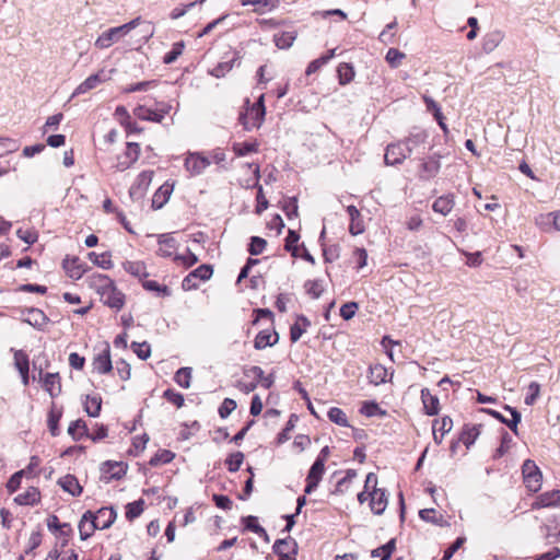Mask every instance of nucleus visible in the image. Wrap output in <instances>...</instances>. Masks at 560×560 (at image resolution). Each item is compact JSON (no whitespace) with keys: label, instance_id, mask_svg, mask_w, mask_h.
I'll return each mask as SVG.
<instances>
[{"label":"nucleus","instance_id":"nucleus-11","mask_svg":"<svg viewBox=\"0 0 560 560\" xmlns=\"http://www.w3.org/2000/svg\"><path fill=\"white\" fill-rule=\"evenodd\" d=\"M560 506V490H551L536 497L532 503L533 510Z\"/></svg>","mask_w":560,"mask_h":560},{"label":"nucleus","instance_id":"nucleus-16","mask_svg":"<svg viewBox=\"0 0 560 560\" xmlns=\"http://www.w3.org/2000/svg\"><path fill=\"white\" fill-rule=\"evenodd\" d=\"M95 529H98L96 522H94V514L90 511L85 512L79 523V534L82 540H86L93 535Z\"/></svg>","mask_w":560,"mask_h":560},{"label":"nucleus","instance_id":"nucleus-53","mask_svg":"<svg viewBox=\"0 0 560 560\" xmlns=\"http://www.w3.org/2000/svg\"><path fill=\"white\" fill-rule=\"evenodd\" d=\"M267 246L266 240L259 237V236H253L250 238V243L248 246V252L250 255L256 256L261 254Z\"/></svg>","mask_w":560,"mask_h":560},{"label":"nucleus","instance_id":"nucleus-13","mask_svg":"<svg viewBox=\"0 0 560 560\" xmlns=\"http://www.w3.org/2000/svg\"><path fill=\"white\" fill-rule=\"evenodd\" d=\"M101 301L112 308L120 310L125 304V295L113 284L101 295Z\"/></svg>","mask_w":560,"mask_h":560},{"label":"nucleus","instance_id":"nucleus-18","mask_svg":"<svg viewBox=\"0 0 560 560\" xmlns=\"http://www.w3.org/2000/svg\"><path fill=\"white\" fill-rule=\"evenodd\" d=\"M93 368L100 374H106L112 371V360L109 347L106 346L93 360Z\"/></svg>","mask_w":560,"mask_h":560},{"label":"nucleus","instance_id":"nucleus-44","mask_svg":"<svg viewBox=\"0 0 560 560\" xmlns=\"http://www.w3.org/2000/svg\"><path fill=\"white\" fill-rule=\"evenodd\" d=\"M14 365L20 372V374H26L30 370L28 355L22 351L18 350L14 352Z\"/></svg>","mask_w":560,"mask_h":560},{"label":"nucleus","instance_id":"nucleus-8","mask_svg":"<svg viewBox=\"0 0 560 560\" xmlns=\"http://www.w3.org/2000/svg\"><path fill=\"white\" fill-rule=\"evenodd\" d=\"M210 163V160L200 153H189L185 160V168L190 175L196 176L201 174Z\"/></svg>","mask_w":560,"mask_h":560},{"label":"nucleus","instance_id":"nucleus-36","mask_svg":"<svg viewBox=\"0 0 560 560\" xmlns=\"http://www.w3.org/2000/svg\"><path fill=\"white\" fill-rule=\"evenodd\" d=\"M480 434V425H469L466 424L460 433L459 441L466 445V447H469L475 443L477 438Z\"/></svg>","mask_w":560,"mask_h":560},{"label":"nucleus","instance_id":"nucleus-32","mask_svg":"<svg viewBox=\"0 0 560 560\" xmlns=\"http://www.w3.org/2000/svg\"><path fill=\"white\" fill-rule=\"evenodd\" d=\"M254 175H255V184L254 186L257 187V206H256V213L257 214H260L262 211H265L267 208H268V200L266 199L265 195H264V190H262V187L261 185H259L258 180H259V177H260V171H259V166L258 165H255L254 167Z\"/></svg>","mask_w":560,"mask_h":560},{"label":"nucleus","instance_id":"nucleus-63","mask_svg":"<svg viewBox=\"0 0 560 560\" xmlns=\"http://www.w3.org/2000/svg\"><path fill=\"white\" fill-rule=\"evenodd\" d=\"M173 458H174V454L171 451L164 450V451L155 454L151 458L150 464L152 466H156L159 464H167V463L172 462Z\"/></svg>","mask_w":560,"mask_h":560},{"label":"nucleus","instance_id":"nucleus-47","mask_svg":"<svg viewBox=\"0 0 560 560\" xmlns=\"http://www.w3.org/2000/svg\"><path fill=\"white\" fill-rule=\"evenodd\" d=\"M453 428V420L450 417H443L441 419H435L432 424V430L435 432H440L442 436L448 433Z\"/></svg>","mask_w":560,"mask_h":560},{"label":"nucleus","instance_id":"nucleus-60","mask_svg":"<svg viewBox=\"0 0 560 560\" xmlns=\"http://www.w3.org/2000/svg\"><path fill=\"white\" fill-rule=\"evenodd\" d=\"M18 149V141L10 138H0V156L7 153L15 152Z\"/></svg>","mask_w":560,"mask_h":560},{"label":"nucleus","instance_id":"nucleus-31","mask_svg":"<svg viewBox=\"0 0 560 560\" xmlns=\"http://www.w3.org/2000/svg\"><path fill=\"white\" fill-rule=\"evenodd\" d=\"M278 341V334L271 332L269 330H261L258 332L254 340V347L257 350L265 349L267 347H271Z\"/></svg>","mask_w":560,"mask_h":560},{"label":"nucleus","instance_id":"nucleus-43","mask_svg":"<svg viewBox=\"0 0 560 560\" xmlns=\"http://www.w3.org/2000/svg\"><path fill=\"white\" fill-rule=\"evenodd\" d=\"M295 37L296 36L294 32H283L281 34H276L273 40L277 47L285 49L291 47V45L295 40Z\"/></svg>","mask_w":560,"mask_h":560},{"label":"nucleus","instance_id":"nucleus-40","mask_svg":"<svg viewBox=\"0 0 560 560\" xmlns=\"http://www.w3.org/2000/svg\"><path fill=\"white\" fill-rule=\"evenodd\" d=\"M89 259L95 264L96 266L101 267L102 269H110L113 267V262L110 260V255L108 253H103L101 255L91 252L88 254Z\"/></svg>","mask_w":560,"mask_h":560},{"label":"nucleus","instance_id":"nucleus-64","mask_svg":"<svg viewBox=\"0 0 560 560\" xmlns=\"http://www.w3.org/2000/svg\"><path fill=\"white\" fill-rule=\"evenodd\" d=\"M174 260L180 262L185 267H190L198 261V257L189 249H187V252L183 255H175Z\"/></svg>","mask_w":560,"mask_h":560},{"label":"nucleus","instance_id":"nucleus-48","mask_svg":"<svg viewBox=\"0 0 560 560\" xmlns=\"http://www.w3.org/2000/svg\"><path fill=\"white\" fill-rule=\"evenodd\" d=\"M300 236L296 232L290 230L288 236L285 237L284 248L292 254L293 257L299 256V246L298 242Z\"/></svg>","mask_w":560,"mask_h":560},{"label":"nucleus","instance_id":"nucleus-58","mask_svg":"<svg viewBox=\"0 0 560 560\" xmlns=\"http://www.w3.org/2000/svg\"><path fill=\"white\" fill-rule=\"evenodd\" d=\"M234 67V60L220 62L218 66H215L212 70H210V74L215 78H222L231 71Z\"/></svg>","mask_w":560,"mask_h":560},{"label":"nucleus","instance_id":"nucleus-56","mask_svg":"<svg viewBox=\"0 0 560 560\" xmlns=\"http://www.w3.org/2000/svg\"><path fill=\"white\" fill-rule=\"evenodd\" d=\"M243 459L244 455L241 452L231 454L225 460L228 469L232 472L237 471L243 463Z\"/></svg>","mask_w":560,"mask_h":560},{"label":"nucleus","instance_id":"nucleus-34","mask_svg":"<svg viewBox=\"0 0 560 560\" xmlns=\"http://www.w3.org/2000/svg\"><path fill=\"white\" fill-rule=\"evenodd\" d=\"M124 269L131 276L139 278L140 280L149 276L147 266L143 261H131L127 260L122 264Z\"/></svg>","mask_w":560,"mask_h":560},{"label":"nucleus","instance_id":"nucleus-59","mask_svg":"<svg viewBox=\"0 0 560 560\" xmlns=\"http://www.w3.org/2000/svg\"><path fill=\"white\" fill-rule=\"evenodd\" d=\"M131 348L141 360L148 359L151 354V348L148 342H132Z\"/></svg>","mask_w":560,"mask_h":560},{"label":"nucleus","instance_id":"nucleus-7","mask_svg":"<svg viewBox=\"0 0 560 560\" xmlns=\"http://www.w3.org/2000/svg\"><path fill=\"white\" fill-rule=\"evenodd\" d=\"M140 155V145L136 142H128L126 151L122 155L117 156L116 168L118 171H125L129 168Z\"/></svg>","mask_w":560,"mask_h":560},{"label":"nucleus","instance_id":"nucleus-49","mask_svg":"<svg viewBox=\"0 0 560 560\" xmlns=\"http://www.w3.org/2000/svg\"><path fill=\"white\" fill-rule=\"evenodd\" d=\"M175 382L183 388H188L190 386L191 380V369L190 368H180L174 376Z\"/></svg>","mask_w":560,"mask_h":560},{"label":"nucleus","instance_id":"nucleus-41","mask_svg":"<svg viewBox=\"0 0 560 560\" xmlns=\"http://www.w3.org/2000/svg\"><path fill=\"white\" fill-rule=\"evenodd\" d=\"M357 477V471L348 469L346 475L337 482L335 493H345L349 490L351 482Z\"/></svg>","mask_w":560,"mask_h":560},{"label":"nucleus","instance_id":"nucleus-33","mask_svg":"<svg viewBox=\"0 0 560 560\" xmlns=\"http://www.w3.org/2000/svg\"><path fill=\"white\" fill-rule=\"evenodd\" d=\"M40 499V493L37 488L31 487L25 492L20 493L14 498L19 505H34Z\"/></svg>","mask_w":560,"mask_h":560},{"label":"nucleus","instance_id":"nucleus-25","mask_svg":"<svg viewBox=\"0 0 560 560\" xmlns=\"http://www.w3.org/2000/svg\"><path fill=\"white\" fill-rule=\"evenodd\" d=\"M420 167V177L430 179L439 173L441 165L438 159L431 156L428 160H422Z\"/></svg>","mask_w":560,"mask_h":560},{"label":"nucleus","instance_id":"nucleus-4","mask_svg":"<svg viewBox=\"0 0 560 560\" xmlns=\"http://www.w3.org/2000/svg\"><path fill=\"white\" fill-rule=\"evenodd\" d=\"M409 156L410 150L404 144L402 141H397L386 147L384 161L387 165H398Z\"/></svg>","mask_w":560,"mask_h":560},{"label":"nucleus","instance_id":"nucleus-24","mask_svg":"<svg viewBox=\"0 0 560 560\" xmlns=\"http://www.w3.org/2000/svg\"><path fill=\"white\" fill-rule=\"evenodd\" d=\"M454 205V196L452 194H448L435 199V201L432 205V209L434 212L446 217L453 210Z\"/></svg>","mask_w":560,"mask_h":560},{"label":"nucleus","instance_id":"nucleus-10","mask_svg":"<svg viewBox=\"0 0 560 560\" xmlns=\"http://www.w3.org/2000/svg\"><path fill=\"white\" fill-rule=\"evenodd\" d=\"M324 472L325 464H323L322 460H315L306 477L305 493L310 494L317 488Z\"/></svg>","mask_w":560,"mask_h":560},{"label":"nucleus","instance_id":"nucleus-12","mask_svg":"<svg viewBox=\"0 0 560 560\" xmlns=\"http://www.w3.org/2000/svg\"><path fill=\"white\" fill-rule=\"evenodd\" d=\"M109 77L105 73L104 70L90 75L86 78L73 92L72 96L84 94L93 89H95L102 82L108 80Z\"/></svg>","mask_w":560,"mask_h":560},{"label":"nucleus","instance_id":"nucleus-23","mask_svg":"<svg viewBox=\"0 0 560 560\" xmlns=\"http://www.w3.org/2000/svg\"><path fill=\"white\" fill-rule=\"evenodd\" d=\"M116 518V512L112 508H102L94 514V522H96L98 529L108 528Z\"/></svg>","mask_w":560,"mask_h":560},{"label":"nucleus","instance_id":"nucleus-62","mask_svg":"<svg viewBox=\"0 0 560 560\" xmlns=\"http://www.w3.org/2000/svg\"><path fill=\"white\" fill-rule=\"evenodd\" d=\"M306 292L313 298L318 299L323 293V285L318 280H310L305 283Z\"/></svg>","mask_w":560,"mask_h":560},{"label":"nucleus","instance_id":"nucleus-54","mask_svg":"<svg viewBox=\"0 0 560 560\" xmlns=\"http://www.w3.org/2000/svg\"><path fill=\"white\" fill-rule=\"evenodd\" d=\"M535 223L536 225L545 231V232H550L553 230V225H552V213L549 212V213H542V214H539L536 219H535Z\"/></svg>","mask_w":560,"mask_h":560},{"label":"nucleus","instance_id":"nucleus-42","mask_svg":"<svg viewBox=\"0 0 560 560\" xmlns=\"http://www.w3.org/2000/svg\"><path fill=\"white\" fill-rule=\"evenodd\" d=\"M142 287L148 291L156 293L158 295H162V296L171 295V290L168 289V287L160 284L159 282H156L154 280H143Z\"/></svg>","mask_w":560,"mask_h":560},{"label":"nucleus","instance_id":"nucleus-17","mask_svg":"<svg viewBox=\"0 0 560 560\" xmlns=\"http://www.w3.org/2000/svg\"><path fill=\"white\" fill-rule=\"evenodd\" d=\"M63 269L71 279H80L85 273L86 268L84 264L78 258H66L63 260Z\"/></svg>","mask_w":560,"mask_h":560},{"label":"nucleus","instance_id":"nucleus-55","mask_svg":"<svg viewBox=\"0 0 560 560\" xmlns=\"http://www.w3.org/2000/svg\"><path fill=\"white\" fill-rule=\"evenodd\" d=\"M361 413L366 417H374L377 415L384 416L385 411L380 408V406L374 401H365L361 407Z\"/></svg>","mask_w":560,"mask_h":560},{"label":"nucleus","instance_id":"nucleus-61","mask_svg":"<svg viewBox=\"0 0 560 560\" xmlns=\"http://www.w3.org/2000/svg\"><path fill=\"white\" fill-rule=\"evenodd\" d=\"M419 516L421 520L432 524H440L443 518L442 515H436L434 509H423L419 512Z\"/></svg>","mask_w":560,"mask_h":560},{"label":"nucleus","instance_id":"nucleus-20","mask_svg":"<svg viewBox=\"0 0 560 560\" xmlns=\"http://www.w3.org/2000/svg\"><path fill=\"white\" fill-rule=\"evenodd\" d=\"M174 189V184L168 182L164 183L159 187L152 197V207L154 209H161L170 199Z\"/></svg>","mask_w":560,"mask_h":560},{"label":"nucleus","instance_id":"nucleus-14","mask_svg":"<svg viewBox=\"0 0 560 560\" xmlns=\"http://www.w3.org/2000/svg\"><path fill=\"white\" fill-rule=\"evenodd\" d=\"M392 377H393V373L388 374L387 369L380 363L373 364L369 368L368 378H369L370 383L375 386L390 381Z\"/></svg>","mask_w":560,"mask_h":560},{"label":"nucleus","instance_id":"nucleus-5","mask_svg":"<svg viewBox=\"0 0 560 560\" xmlns=\"http://www.w3.org/2000/svg\"><path fill=\"white\" fill-rule=\"evenodd\" d=\"M265 115L266 109L250 105L247 107L246 112L241 115L240 120L246 130H253L262 125Z\"/></svg>","mask_w":560,"mask_h":560},{"label":"nucleus","instance_id":"nucleus-45","mask_svg":"<svg viewBox=\"0 0 560 560\" xmlns=\"http://www.w3.org/2000/svg\"><path fill=\"white\" fill-rule=\"evenodd\" d=\"M233 151L237 156H245L258 151L257 142H237L233 144Z\"/></svg>","mask_w":560,"mask_h":560},{"label":"nucleus","instance_id":"nucleus-52","mask_svg":"<svg viewBox=\"0 0 560 560\" xmlns=\"http://www.w3.org/2000/svg\"><path fill=\"white\" fill-rule=\"evenodd\" d=\"M212 273H213L212 266L201 265L191 271V278H196V280H199V281H206L211 278Z\"/></svg>","mask_w":560,"mask_h":560},{"label":"nucleus","instance_id":"nucleus-30","mask_svg":"<svg viewBox=\"0 0 560 560\" xmlns=\"http://www.w3.org/2000/svg\"><path fill=\"white\" fill-rule=\"evenodd\" d=\"M58 485L62 488L63 491L70 493L73 497L80 495L82 493V487L80 486L78 479L72 475H66L58 480Z\"/></svg>","mask_w":560,"mask_h":560},{"label":"nucleus","instance_id":"nucleus-46","mask_svg":"<svg viewBox=\"0 0 560 560\" xmlns=\"http://www.w3.org/2000/svg\"><path fill=\"white\" fill-rule=\"evenodd\" d=\"M328 418L340 427H349L347 415L340 408L331 407L328 411Z\"/></svg>","mask_w":560,"mask_h":560},{"label":"nucleus","instance_id":"nucleus-50","mask_svg":"<svg viewBox=\"0 0 560 560\" xmlns=\"http://www.w3.org/2000/svg\"><path fill=\"white\" fill-rule=\"evenodd\" d=\"M405 57L406 55L397 48H389L385 59L392 68H398Z\"/></svg>","mask_w":560,"mask_h":560},{"label":"nucleus","instance_id":"nucleus-39","mask_svg":"<svg viewBox=\"0 0 560 560\" xmlns=\"http://www.w3.org/2000/svg\"><path fill=\"white\" fill-rule=\"evenodd\" d=\"M68 433L77 441L82 439L88 434L86 423L81 419L71 422L68 428Z\"/></svg>","mask_w":560,"mask_h":560},{"label":"nucleus","instance_id":"nucleus-6","mask_svg":"<svg viewBox=\"0 0 560 560\" xmlns=\"http://www.w3.org/2000/svg\"><path fill=\"white\" fill-rule=\"evenodd\" d=\"M153 175V171H143L138 175L136 182L132 184L129 190L130 197L132 199H140L145 195L152 183Z\"/></svg>","mask_w":560,"mask_h":560},{"label":"nucleus","instance_id":"nucleus-35","mask_svg":"<svg viewBox=\"0 0 560 560\" xmlns=\"http://www.w3.org/2000/svg\"><path fill=\"white\" fill-rule=\"evenodd\" d=\"M310 320L301 315L298 317L296 322L291 326L290 329V339L292 342H296L302 335L306 331L307 327H310Z\"/></svg>","mask_w":560,"mask_h":560},{"label":"nucleus","instance_id":"nucleus-26","mask_svg":"<svg viewBox=\"0 0 560 560\" xmlns=\"http://www.w3.org/2000/svg\"><path fill=\"white\" fill-rule=\"evenodd\" d=\"M24 322L35 328L42 329L48 323V317L43 311L31 308L25 313Z\"/></svg>","mask_w":560,"mask_h":560},{"label":"nucleus","instance_id":"nucleus-51","mask_svg":"<svg viewBox=\"0 0 560 560\" xmlns=\"http://www.w3.org/2000/svg\"><path fill=\"white\" fill-rule=\"evenodd\" d=\"M184 42H177L173 45L172 49L165 54L163 62L166 65L173 63L184 51Z\"/></svg>","mask_w":560,"mask_h":560},{"label":"nucleus","instance_id":"nucleus-19","mask_svg":"<svg viewBox=\"0 0 560 560\" xmlns=\"http://www.w3.org/2000/svg\"><path fill=\"white\" fill-rule=\"evenodd\" d=\"M428 135L424 131H417L410 133L406 139L401 140L404 144L410 150V155L424 149Z\"/></svg>","mask_w":560,"mask_h":560},{"label":"nucleus","instance_id":"nucleus-38","mask_svg":"<svg viewBox=\"0 0 560 560\" xmlns=\"http://www.w3.org/2000/svg\"><path fill=\"white\" fill-rule=\"evenodd\" d=\"M339 83L341 85L350 83L354 78V69L350 63L343 62L337 69Z\"/></svg>","mask_w":560,"mask_h":560},{"label":"nucleus","instance_id":"nucleus-27","mask_svg":"<svg viewBox=\"0 0 560 560\" xmlns=\"http://www.w3.org/2000/svg\"><path fill=\"white\" fill-rule=\"evenodd\" d=\"M421 399L427 415L434 416L439 412V398L436 396H433L428 388H423L421 390Z\"/></svg>","mask_w":560,"mask_h":560},{"label":"nucleus","instance_id":"nucleus-2","mask_svg":"<svg viewBox=\"0 0 560 560\" xmlns=\"http://www.w3.org/2000/svg\"><path fill=\"white\" fill-rule=\"evenodd\" d=\"M523 481L530 492H537L541 488L542 474L535 462L526 459L522 466Z\"/></svg>","mask_w":560,"mask_h":560},{"label":"nucleus","instance_id":"nucleus-28","mask_svg":"<svg viewBox=\"0 0 560 560\" xmlns=\"http://www.w3.org/2000/svg\"><path fill=\"white\" fill-rule=\"evenodd\" d=\"M44 388L54 398L61 393L60 377L58 373H47L43 378Z\"/></svg>","mask_w":560,"mask_h":560},{"label":"nucleus","instance_id":"nucleus-3","mask_svg":"<svg viewBox=\"0 0 560 560\" xmlns=\"http://www.w3.org/2000/svg\"><path fill=\"white\" fill-rule=\"evenodd\" d=\"M273 552L279 557V560H296L299 546L292 537L277 539L272 546Z\"/></svg>","mask_w":560,"mask_h":560},{"label":"nucleus","instance_id":"nucleus-9","mask_svg":"<svg viewBox=\"0 0 560 560\" xmlns=\"http://www.w3.org/2000/svg\"><path fill=\"white\" fill-rule=\"evenodd\" d=\"M370 509L373 514L382 515L388 505V494L385 489L374 490L369 492Z\"/></svg>","mask_w":560,"mask_h":560},{"label":"nucleus","instance_id":"nucleus-1","mask_svg":"<svg viewBox=\"0 0 560 560\" xmlns=\"http://www.w3.org/2000/svg\"><path fill=\"white\" fill-rule=\"evenodd\" d=\"M139 22L140 19L137 18L124 25L107 30L97 37V39L95 40V46L101 49L110 47L115 42H117L122 36L127 35L130 31L138 26Z\"/></svg>","mask_w":560,"mask_h":560},{"label":"nucleus","instance_id":"nucleus-21","mask_svg":"<svg viewBox=\"0 0 560 560\" xmlns=\"http://www.w3.org/2000/svg\"><path fill=\"white\" fill-rule=\"evenodd\" d=\"M90 288L94 289L101 296L109 287L114 284L113 280L102 273H93L88 277Z\"/></svg>","mask_w":560,"mask_h":560},{"label":"nucleus","instance_id":"nucleus-15","mask_svg":"<svg viewBox=\"0 0 560 560\" xmlns=\"http://www.w3.org/2000/svg\"><path fill=\"white\" fill-rule=\"evenodd\" d=\"M159 249L158 255L161 257H174V254L177 250L178 244L176 240L171 234H161L159 235Z\"/></svg>","mask_w":560,"mask_h":560},{"label":"nucleus","instance_id":"nucleus-57","mask_svg":"<svg viewBox=\"0 0 560 560\" xmlns=\"http://www.w3.org/2000/svg\"><path fill=\"white\" fill-rule=\"evenodd\" d=\"M539 393H540V386L538 383L536 382H532L529 385H528V388H527V395L525 396V399H524V402L527 405V406H532L535 404L536 399L538 398L539 396Z\"/></svg>","mask_w":560,"mask_h":560},{"label":"nucleus","instance_id":"nucleus-29","mask_svg":"<svg viewBox=\"0 0 560 560\" xmlns=\"http://www.w3.org/2000/svg\"><path fill=\"white\" fill-rule=\"evenodd\" d=\"M347 212L350 217L349 232L352 235H359L364 232V225L361 220L360 211L354 206H348Z\"/></svg>","mask_w":560,"mask_h":560},{"label":"nucleus","instance_id":"nucleus-37","mask_svg":"<svg viewBox=\"0 0 560 560\" xmlns=\"http://www.w3.org/2000/svg\"><path fill=\"white\" fill-rule=\"evenodd\" d=\"M84 410L90 417H97L101 411L102 407V398L98 395L90 396L88 395L85 397V400L83 402Z\"/></svg>","mask_w":560,"mask_h":560},{"label":"nucleus","instance_id":"nucleus-22","mask_svg":"<svg viewBox=\"0 0 560 560\" xmlns=\"http://www.w3.org/2000/svg\"><path fill=\"white\" fill-rule=\"evenodd\" d=\"M133 114L141 120L161 122L166 115V110H154L145 106L139 105L135 108Z\"/></svg>","mask_w":560,"mask_h":560}]
</instances>
